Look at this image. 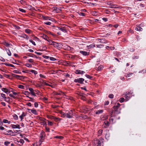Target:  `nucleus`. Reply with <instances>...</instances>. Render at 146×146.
Listing matches in <instances>:
<instances>
[{
    "label": "nucleus",
    "mask_w": 146,
    "mask_h": 146,
    "mask_svg": "<svg viewBox=\"0 0 146 146\" xmlns=\"http://www.w3.org/2000/svg\"><path fill=\"white\" fill-rule=\"evenodd\" d=\"M25 32L26 33L28 34H30L32 32V31L29 29H26L25 30Z\"/></svg>",
    "instance_id": "obj_22"
},
{
    "label": "nucleus",
    "mask_w": 146,
    "mask_h": 146,
    "mask_svg": "<svg viewBox=\"0 0 146 146\" xmlns=\"http://www.w3.org/2000/svg\"><path fill=\"white\" fill-rule=\"evenodd\" d=\"M103 112V110H98L96 111L95 113L96 114H100L102 113Z\"/></svg>",
    "instance_id": "obj_19"
},
{
    "label": "nucleus",
    "mask_w": 146,
    "mask_h": 146,
    "mask_svg": "<svg viewBox=\"0 0 146 146\" xmlns=\"http://www.w3.org/2000/svg\"><path fill=\"white\" fill-rule=\"evenodd\" d=\"M5 50L7 52L8 55L9 56H11V53L9 48H6Z\"/></svg>",
    "instance_id": "obj_21"
},
{
    "label": "nucleus",
    "mask_w": 146,
    "mask_h": 146,
    "mask_svg": "<svg viewBox=\"0 0 146 146\" xmlns=\"http://www.w3.org/2000/svg\"><path fill=\"white\" fill-rule=\"evenodd\" d=\"M104 123L106 125V127L104 126V127H105L106 128L109 126V123L108 121H105L104 122Z\"/></svg>",
    "instance_id": "obj_25"
},
{
    "label": "nucleus",
    "mask_w": 146,
    "mask_h": 146,
    "mask_svg": "<svg viewBox=\"0 0 146 146\" xmlns=\"http://www.w3.org/2000/svg\"><path fill=\"white\" fill-rule=\"evenodd\" d=\"M29 41L31 42L32 43V44L34 45H36V44L35 42L32 40H29Z\"/></svg>",
    "instance_id": "obj_43"
},
{
    "label": "nucleus",
    "mask_w": 146,
    "mask_h": 146,
    "mask_svg": "<svg viewBox=\"0 0 146 146\" xmlns=\"http://www.w3.org/2000/svg\"><path fill=\"white\" fill-rule=\"evenodd\" d=\"M98 40L100 43H107V41L104 39H99L98 38Z\"/></svg>",
    "instance_id": "obj_9"
},
{
    "label": "nucleus",
    "mask_w": 146,
    "mask_h": 146,
    "mask_svg": "<svg viewBox=\"0 0 146 146\" xmlns=\"http://www.w3.org/2000/svg\"><path fill=\"white\" fill-rule=\"evenodd\" d=\"M120 104L119 103H117L113 107L114 110V113L116 114H118L120 113L121 109L120 108Z\"/></svg>",
    "instance_id": "obj_2"
},
{
    "label": "nucleus",
    "mask_w": 146,
    "mask_h": 146,
    "mask_svg": "<svg viewBox=\"0 0 146 146\" xmlns=\"http://www.w3.org/2000/svg\"><path fill=\"white\" fill-rule=\"evenodd\" d=\"M46 82H45L44 81H43V82H40V84L41 87H42V86H44V85H46Z\"/></svg>",
    "instance_id": "obj_27"
},
{
    "label": "nucleus",
    "mask_w": 146,
    "mask_h": 146,
    "mask_svg": "<svg viewBox=\"0 0 146 146\" xmlns=\"http://www.w3.org/2000/svg\"><path fill=\"white\" fill-rule=\"evenodd\" d=\"M63 74L64 75V76L66 77H69L70 76V75L68 73L66 74Z\"/></svg>",
    "instance_id": "obj_55"
},
{
    "label": "nucleus",
    "mask_w": 146,
    "mask_h": 146,
    "mask_svg": "<svg viewBox=\"0 0 146 146\" xmlns=\"http://www.w3.org/2000/svg\"><path fill=\"white\" fill-rule=\"evenodd\" d=\"M93 146H101V143L100 141L98 139H95L93 141Z\"/></svg>",
    "instance_id": "obj_4"
},
{
    "label": "nucleus",
    "mask_w": 146,
    "mask_h": 146,
    "mask_svg": "<svg viewBox=\"0 0 146 146\" xmlns=\"http://www.w3.org/2000/svg\"><path fill=\"white\" fill-rule=\"evenodd\" d=\"M29 99L30 100H29V101L33 102H34V100L33 98L30 97Z\"/></svg>",
    "instance_id": "obj_61"
},
{
    "label": "nucleus",
    "mask_w": 146,
    "mask_h": 146,
    "mask_svg": "<svg viewBox=\"0 0 146 146\" xmlns=\"http://www.w3.org/2000/svg\"><path fill=\"white\" fill-rule=\"evenodd\" d=\"M23 72L24 73H29V71L28 70H23Z\"/></svg>",
    "instance_id": "obj_59"
},
{
    "label": "nucleus",
    "mask_w": 146,
    "mask_h": 146,
    "mask_svg": "<svg viewBox=\"0 0 146 146\" xmlns=\"http://www.w3.org/2000/svg\"><path fill=\"white\" fill-rule=\"evenodd\" d=\"M13 72L15 73H17V74H21V72H19L17 70H14L13 71Z\"/></svg>",
    "instance_id": "obj_48"
},
{
    "label": "nucleus",
    "mask_w": 146,
    "mask_h": 146,
    "mask_svg": "<svg viewBox=\"0 0 146 146\" xmlns=\"http://www.w3.org/2000/svg\"><path fill=\"white\" fill-rule=\"evenodd\" d=\"M1 96L3 98H6V97H5V94L3 93H1Z\"/></svg>",
    "instance_id": "obj_44"
},
{
    "label": "nucleus",
    "mask_w": 146,
    "mask_h": 146,
    "mask_svg": "<svg viewBox=\"0 0 146 146\" xmlns=\"http://www.w3.org/2000/svg\"><path fill=\"white\" fill-rule=\"evenodd\" d=\"M2 90L6 93L7 94H9L10 93V91L8 89L5 88H3L1 89Z\"/></svg>",
    "instance_id": "obj_11"
},
{
    "label": "nucleus",
    "mask_w": 146,
    "mask_h": 146,
    "mask_svg": "<svg viewBox=\"0 0 146 146\" xmlns=\"http://www.w3.org/2000/svg\"><path fill=\"white\" fill-rule=\"evenodd\" d=\"M108 97L110 98H113V95L112 94H110L109 95Z\"/></svg>",
    "instance_id": "obj_53"
},
{
    "label": "nucleus",
    "mask_w": 146,
    "mask_h": 146,
    "mask_svg": "<svg viewBox=\"0 0 146 146\" xmlns=\"http://www.w3.org/2000/svg\"><path fill=\"white\" fill-rule=\"evenodd\" d=\"M54 119L55 121H58L60 120L61 119L59 118L56 117H54Z\"/></svg>",
    "instance_id": "obj_35"
},
{
    "label": "nucleus",
    "mask_w": 146,
    "mask_h": 146,
    "mask_svg": "<svg viewBox=\"0 0 146 146\" xmlns=\"http://www.w3.org/2000/svg\"><path fill=\"white\" fill-rule=\"evenodd\" d=\"M133 74V73H129L128 74H127L126 75V77H129L130 76H131Z\"/></svg>",
    "instance_id": "obj_46"
},
{
    "label": "nucleus",
    "mask_w": 146,
    "mask_h": 146,
    "mask_svg": "<svg viewBox=\"0 0 146 146\" xmlns=\"http://www.w3.org/2000/svg\"><path fill=\"white\" fill-rule=\"evenodd\" d=\"M44 24L47 25H50L51 24V23L50 22L46 21L44 22Z\"/></svg>",
    "instance_id": "obj_41"
},
{
    "label": "nucleus",
    "mask_w": 146,
    "mask_h": 146,
    "mask_svg": "<svg viewBox=\"0 0 146 146\" xmlns=\"http://www.w3.org/2000/svg\"><path fill=\"white\" fill-rule=\"evenodd\" d=\"M19 10L20 11L22 12H23V13H25L26 12V11L24 9H21V8H19Z\"/></svg>",
    "instance_id": "obj_39"
},
{
    "label": "nucleus",
    "mask_w": 146,
    "mask_h": 146,
    "mask_svg": "<svg viewBox=\"0 0 146 146\" xmlns=\"http://www.w3.org/2000/svg\"><path fill=\"white\" fill-rule=\"evenodd\" d=\"M39 76L41 78H46V76L42 74H40Z\"/></svg>",
    "instance_id": "obj_56"
},
{
    "label": "nucleus",
    "mask_w": 146,
    "mask_h": 146,
    "mask_svg": "<svg viewBox=\"0 0 146 146\" xmlns=\"http://www.w3.org/2000/svg\"><path fill=\"white\" fill-rule=\"evenodd\" d=\"M48 124L50 126H52L53 125V123L52 122L48 121Z\"/></svg>",
    "instance_id": "obj_45"
},
{
    "label": "nucleus",
    "mask_w": 146,
    "mask_h": 146,
    "mask_svg": "<svg viewBox=\"0 0 146 146\" xmlns=\"http://www.w3.org/2000/svg\"><path fill=\"white\" fill-rule=\"evenodd\" d=\"M24 141L23 139H20L19 141H17V142L18 143H21V145H23V144L24 143Z\"/></svg>",
    "instance_id": "obj_23"
},
{
    "label": "nucleus",
    "mask_w": 146,
    "mask_h": 146,
    "mask_svg": "<svg viewBox=\"0 0 146 146\" xmlns=\"http://www.w3.org/2000/svg\"><path fill=\"white\" fill-rule=\"evenodd\" d=\"M131 94L130 92H128V93L125 95L124 97L126 101H128L131 97Z\"/></svg>",
    "instance_id": "obj_7"
},
{
    "label": "nucleus",
    "mask_w": 146,
    "mask_h": 146,
    "mask_svg": "<svg viewBox=\"0 0 146 146\" xmlns=\"http://www.w3.org/2000/svg\"><path fill=\"white\" fill-rule=\"evenodd\" d=\"M80 53L84 56H87L89 55V52H87L85 51H80Z\"/></svg>",
    "instance_id": "obj_8"
},
{
    "label": "nucleus",
    "mask_w": 146,
    "mask_h": 146,
    "mask_svg": "<svg viewBox=\"0 0 146 146\" xmlns=\"http://www.w3.org/2000/svg\"><path fill=\"white\" fill-rule=\"evenodd\" d=\"M89 46L90 48H93L95 47V45L94 44H91L89 45Z\"/></svg>",
    "instance_id": "obj_49"
},
{
    "label": "nucleus",
    "mask_w": 146,
    "mask_h": 146,
    "mask_svg": "<svg viewBox=\"0 0 146 146\" xmlns=\"http://www.w3.org/2000/svg\"><path fill=\"white\" fill-rule=\"evenodd\" d=\"M54 138H55L62 139L63 138V137L62 136H56L54 137Z\"/></svg>",
    "instance_id": "obj_26"
},
{
    "label": "nucleus",
    "mask_w": 146,
    "mask_h": 146,
    "mask_svg": "<svg viewBox=\"0 0 146 146\" xmlns=\"http://www.w3.org/2000/svg\"><path fill=\"white\" fill-rule=\"evenodd\" d=\"M41 124H46V123L45 121V119H43L42 120V122H41Z\"/></svg>",
    "instance_id": "obj_60"
},
{
    "label": "nucleus",
    "mask_w": 146,
    "mask_h": 146,
    "mask_svg": "<svg viewBox=\"0 0 146 146\" xmlns=\"http://www.w3.org/2000/svg\"><path fill=\"white\" fill-rule=\"evenodd\" d=\"M79 15L82 16H85V14L84 13H82V12H80L79 13Z\"/></svg>",
    "instance_id": "obj_62"
},
{
    "label": "nucleus",
    "mask_w": 146,
    "mask_h": 146,
    "mask_svg": "<svg viewBox=\"0 0 146 146\" xmlns=\"http://www.w3.org/2000/svg\"><path fill=\"white\" fill-rule=\"evenodd\" d=\"M74 114V111L72 110H67L65 113L62 112L61 113V115L63 116L64 117H66L69 118H73Z\"/></svg>",
    "instance_id": "obj_1"
},
{
    "label": "nucleus",
    "mask_w": 146,
    "mask_h": 146,
    "mask_svg": "<svg viewBox=\"0 0 146 146\" xmlns=\"http://www.w3.org/2000/svg\"><path fill=\"white\" fill-rule=\"evenodd\" d=\"M13 27H15L17 29L19 30L20 29V27L19 26L16 25H14Z\"/></svg>",
    "instance_id": "obj_51"
},
{
    "label": "nucleus",
    "mask_w": 146,
    "mask_h": 146,
    "mask_svg": "<svg viewBox=\"0 0 146 146\" xmlns=\"http://www.w3.org/2000/svg\"><path fill=\"white\" fill-rule=\"evenodd\" d=\"M25 66L29 68H31L32 66L31 64L29 63H27L25 64Z\"/></svg>",
    "instance_id": "obj_36"
},
{
    "label": "nucleus",
    "mask_w": 146,
    "mask_h": 146,
    "mask_svg": "<svg viewBox=\"0 0 146 146\" xmlns=\"http://www.w3.org/2000/svg\"><path fill=\"white\" fill-rule=\"evenodd\" d=\"M18 87L19 88L22 89H24L25 87L23 85H19L18 86Z\"/></svg>",
    "instance_id": "obj_34"
},
{
    "label": "nucleus",
    "mask_w": 146,
    "mask_h": 146,
    "mask_svg": "<svg viewBox=\"0 0 146 146\" xmlns=\"http://www.w3.org/2000/svg\"><path fill=\"white\" fill-rule=\"evenodd\" d=\"M13 133V131L11 130H9L7 131L6 132V134L8 135H12Z\"/></svg>",
    "instance_id": "obj_17"
},
{
    "label": "nucleus",
    "mask_w": 146,
    "mask_h": 146,
    "mask_svg": "<svg viewBox=\"0 0 146 146\" xmlns=\"http://www.w3.org/2000/svg\"><path fill=\"white\" fill-rule=\"evenodd\" d=\"M47 41H48V43L49 44L52 45V44L54 41H53L50 39L47 40Z\"/></svg>",
    "instance_id": "obj_29"
},
{
    "label": "nucleus",
    "mask_w": 146,
    "mask_h": 146,
    "mask_svg": "<svg viewBox=\"0 0 146 146\" xmlns=\"http://www.w3.org/2000/svg\"><path fill=\"white\" fill-rule=\"evenodd\" d=\"M10 143V142L7 141H5L4 142V145L6 146H8Z\"/></svg>",
    "instance_id": "obj_42"
},
{
    "label": "nucleus",
    "mask_w": 146,
    "mask_h": 146,
    "mask_svg": "<svg viewBox=\"0 0 146 146\" xmlns=\"http://www.w3.org/2000/svg\"><path fill=\"white\" fill-rule=\"evenodd\" d=\"M75 73L77 74H82L85 73V72L83 71H81L80 70H76Z\"/></svg>",
    "instance_id": "obj_10"
},
{
    "label": "nucleus",
    "mask_w": 146,
    "mask_h": 146,
    "mask_svg": "<svg viewBox=\"0 0 146 146\" xmlns=\"http://www.w3.org/2000/svg\"><path fill=\"white\" fill-rule=\"evenodd\" d=\"M42 57L44 58L45 59H48L50 58V57L49 56H45V55H43Z\"/></svg>",
    "instance_id": "obj_57"
},
{
    "label": "nucleus",
    "mask_w": 146,
    "mask_h": 146,
    "mask_svg": "<svg viewBox=\"0 0 146 146\" xmlns=\"http://www.w3.org/2000/svg\"><path fill=\"white\" fill-rule=\"evenodd\" d=\"M29 110H30L31 111V112L33 113V114H35V115H37V112L36 111V110L34 109H33L31 110V109H29Z\"/></svg>",
    "instance_id": "obj_18"
},
{
    "label": "nucleus",
    "mask_w": 146,
    "mask_h": 146,
    "mask_svg": "<svg viewBox=\"0 0 146 146\" xmlns=\"http://www.w3.org/2000/svg\"><path fill=\"white\" fill-rule=\"evenodd\" d=\"M35 107L37 108L38 106V104L37 102H35L34 104Z\"/></svg>",
    "instance_id": "obj_63"
},
{
    "label": "nucleus",
    "mask_w": 146,
    "mask_h": 146,
    "mask_svg": "<svg viewBox=\"0 0 146 146\" xmlns=\"http://www.w3.org/2000/svg\"><path fill=\"white\" fill-rule=\"evenodd\" d=\"M103 66L102 65H100L99 66L98 68V71H100L103 68Z\"/></svg>",
    "instance_id": "obj_24"
},
{
    "label": "nucleus",
    "mask_w": 146,
    "mask_h": 146,
    "mask_svg": "<svg viewBox=\"0 0 146 146\" xmlns=\"http://www.w3.org/2000/svg\"><path fill=\"white\" fill-rule=\"evenodd\" d=\"M30 72L32 73H34L35 75H36L38 73L36 71L33 70H31Z\"/></svg>",
    "instance_id": "obj_28"
},
{
    "label": "nucleus",
    "mask_w": 146,
    "mask_h": 146,
    "mask_svg": "<svg viewBox=\"0 0 146 146\" xmlns=\"http://www.w3.org/2000/svg\"><path fill=\"white\" fill-rule=\"evenodd\" d=\"M52 45H53L54 47H56L58 46V44L54 41L52 44Z\"/></svg>",
    "instance_id": "obj_32"
},
{
    "label": "nucleus",
    "mask_w": 146,
    "mask_h": 146,
    "mask_svg": "<svg viewBox=\"0 0 146 146\" xmlns=\"http://www.w3.org/2000/svg\"><path fill=\"white\" fill-rule=\"evenodd\" d=\"M24 94L26 95H29L30 93L28 91H25Z\"/></svg>",
    "instance_id": "obj_47"
},
{
    "label": "nucleus",
    "mask_w": 146,
    "mask_h": 146,
    "mask_svg": "<svg viewBox=\"0 0 146 146\" xmlns=\"http://www.w3.org/2000/svg\"><path fill=\"white\" fill-rule=\"evenodd\" d=\"M32 7V6L29 5H28L27 6V8L29 10L31 9Z\"/></svg>",
    "instance_id": "obj_64"
},
{
    "label": "nucleus",
    "mask_w": 146,
    "mask_h": 146,
    "mask_svg": "<svg viewBox=\"0 0 146 146\" xmlns=\"http://www.w3.org/2000/svg\"><path fill=\"white\" fill-rule=\"evenodd\" d=\"M84 80V78H80L77 79H75L74 82H78L80 84H83V82Z\"/></svg>",
    "instance_id": "obj_5"
},
{
    "label": "nucleus",
    "mask_w": 146,
    "mask_h": 146,
    "mask_svg": "<svg viewBox=\"0 0 146 146\" xmlns=\"http://www.w3.org/2000/svg\"><path fill=\"white\" fill-rule=\"evenodd\" d=\"M85 76L88 78L91 79L92 78V77L87 74H86Z\"/></svg>",
    "instance_id": "obj_38"
},
{
    "label": "nucleus",
    "mask_w": 146,
    "mask_h": 146,
    "mask_svg": "<svg viewBox=\"0 0 146 146\" xmlns=\"http://www.w3.org/2000/svg\"><path fill=\"white\" fill-rule=\"evenodd\" d=\"M26 115V113L23 112L22 115H20L19 117L21 119V121H22L23 119V117H25Z\"/></svg>",
    "instance_id": "obj_14"
},
{
    "label": "nucleus",
    "mask_w": 146,
    "mask_h": 146,
    "mask_svg": "<svg viewBox=\"0 0 146 146\" xmlns=\"http://www.w3.org/2000/svg\"><path fill=\"white\" fill-rule=\"evenodd\" d=\"M3 122L4 123H7V122H8V121L7 119H3Z\"/></svg>",
    "instance_id": "obj_54"
},
{
    "label": "nucleus",
    "mask_w": 146,
    "mask_h": 146,
    "mask_svg": "<svg viewBox=\"0 0 146 146\" xmlns=\"http://www.w3.org/2000/svg\"><path fill=\"white\" fill-rule=\"evenodd\" d=\"M49 58L50 60L51 61H54L56 60V59L53 57H50Z\"/></svg>",
    "instance_id": "obj_50"
},
{
    "label": "nucleus",
    "mask_w": 146,
    "mask_h": 146,
    "mask_svg": "<svg viewBox=\"0 0 146 146\" xmlns=\"http://www.w3.org/2000/svg\"><path fill=\"white\" fill-rule=\"evenodd\" d=\"M11 127L15 129V128H18L19 129H20V126L18 124H16V125H11Z\"/></svg>",
    "instance_id": "obj_13"
},
{
    "label": "nucleus",
    "mask_w": 146,
    "mask_h": 146,
    "mask_svg": "<svg viewBox=\"0 0 146 146\" xmlns=\"http://www.w3.org/2000/svg\"><path fill=\"white\" fill-rule=\"evenodd\" d=\"M29 90L31 92L30 93V94L32 93V92H33L34 91L33 89L31 88H29Z\"/></svg>",
    "instance_id": "obj_52"
},
{
    "label": "nucleus",
    "mask_w": 146,
    "mask_h": 146,
    "mask_svg": "<svg viewBox=\"0 0 146 146\" xmlns=\"http://www.w3.org/2000/svg\"><path fill=\"white\" fill-rule=\"evenodd\" d=\"M20 37L24 38L27 39V40L28 39L29 37L26 35L23 34H21V35L19 36Z\"/></svg>",
    "instance_id": "obj_15"
},
{
    "label": "nucleus",
    "mask_w": 146,
    "mask_h": 146,
    "mask_svg": "<svg viewBox=\"0 0 146 146\" xmlns=\"http://www.w3.org/2000/svg\"><path fill=\"white\" fill-rule=\"evenodd\" d=\"M44 132L43 131H42L40 134V137H41V138H42L44 136Z\"/></svg>",
    "instance_id": "obj_30"
},
{
    "label": "nucleus",
    "mask_w": 146,
    "mask_h": 146,
    "mask_svg": "<svg viewBox=\"0 0 146 146\" xmlns=\"http://www.w3.org/2000/svg\"><path fill=\"white\" fill-rule=\"evenodd\" d=\"M53 9L54 11H55L57 13H60L61 11V10L60 9L57 8L56 7H53Z\"/></svg>",
    "instance_id": "obj_12"
},
{
    "label": "nucleus",
    "mask_w": 146,
    "mask_h": 146,
    "mask_svg": "<svg viewBox=\"0 0 146 146\" xmlns=\"http://www.w3.org/2000/svg\"><path fill=\"white\" fill-rule=\"evenodd\" d=\"M124 100H125V99L124 98H121L119 99V101L120 102L122 103V102H124Z\"/></svg>",
    "instance_id": "obj_37"
},
{
    "label": "nucleus",
    "mask_w": 146,
    "mask_h": 146,
    "mask_svg": "<svg viewBox=\"0 0 146 146\" xmlns=\"http://www.w3.org/2000/svg\"><path fill=\"white\" fill-rule=\"evenodd\" d=\"M13 117L14 118V119L15 120H18V116L16 114H14L13 115Z\"/></svg>",
    "instance_id": "obj_31"
},
{
    "label": "nucleus",
    "mask_w": 146,
    "mask_h": 146,
    "mask_svg": "<svg viewBox=\"0 0 146 146\" xmlns=\"http://www.w3.org/2000/svg\"><path fill=\"white\" fill-rule=\"evenodd\" d=\"M42 18L46 20H51L52 21L51 19H50V18L49 17L46 16L44 15H42Z\"/></svg>",
    "instance_id": "obj_20"
},
{
    "label": "nucleus",
    "mask_w": 146,
    "mask_h": 146,
    "mask_svg": "<svg viewBox=\"0 0 146 146\" xmlns=\"http://www.w3.org/2000/svg\"><path fill=\"white\" fill-rule=\"evenodd\" d=\"M103 130L102 129H100L98 131V136H99L102 134V133Z\"/></svg>",
    "instance_id": "obj_33"
},
{
    "label": "nucleus",
    "mask_w": 146,
    "mask_h": 146,
    "mask_svg": "<svg viewBox=\"0 0 146 146\" xmlns=\"http://www.w3.org/2000/svg\"><path fill=\"white\" fill-rule=\"evenodd\" d=\"M3 44L5 46H7V47L9 46L10 45V44H9V43H8L7 42H4L3 43Z\"/></svg>",
    "instance_id": "obj_40"
},
{
    "label": "nucleus",
    "mask_w": 146,
    "mask_h": 146,
    "mask_svg": "<svg viewBox=\"0 0 146 146\" xmlns=\"http://www.w3.org/2000/svg\"><path fill=\"white\" fill-rule=\"evenodd\" d=\"M57 29L62 31V32L64 33H66L67 31L66 28L65 27H57Z\"/></svg>",
    "instance_id": "obj_6"
},
{
    "label": "nucleus",
    "mask_w": 146,
    "mask_h": 146,
    "mask_svg": "<svg viewBox=\"0 0 146 146\" xmlns=\"http://www.w3.org/2000/svg\"><path fill=\"white\" fill-rule=\"evenodd\" d=\"M102 19L105 22H106L108 21V19L106 18H102Z\"/></svg>",
    "instance_id": "obj_58"
},
{
    "label": "nucleus",
    "mask_w": 146,
    "mask_h": 146,
    "mask_svg": "<svg viewBox=\"0 0 146 146\" xmlns=\"http://www.w3.org/2000/svg\"><path fill=\"white\" fill-rule=\"evenodd\" d=\"M12 76L13 77L16 78L17 79H19L20 80H23L27 77L25 76H20L18 75H16L14 74H12Z\"/></svg>",
    "instance_id": "obj_3"
},
{
    "label": "nucleus",
    "mask_w": 146,
    "mask_h": 146,
    "mask_svg": "<svg viewBox=\"0 0 146 146\" xmlns=\"http://www.w3.org/2000/svg\"><path fill=\"white\" fill-rule=\"evenodd\" d=\"M136 27H135V29L137 31H142L143 30L142 28L140 27L139 26L137 25H136Z\"/></svg>",
    "instance_id": "obj_16"
}]
</instances>
